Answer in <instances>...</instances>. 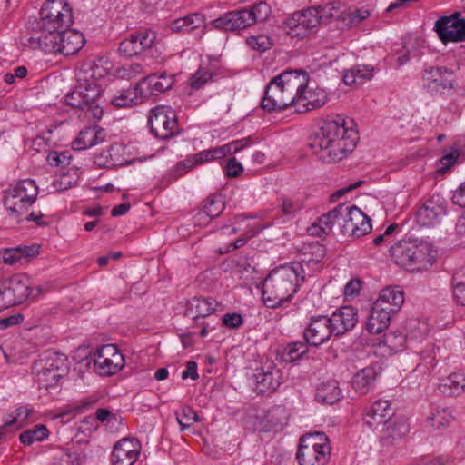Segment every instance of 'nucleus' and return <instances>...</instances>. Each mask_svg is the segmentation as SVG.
I'll list each match as a JSON object with an SVG mask.
<instances>
[{
	"instance_id": "55",
	"label": "nucleus",
	"mask_w": 465,
	"mask_h": 465,
	"mask_svg": "<svg viewBox=\"0 0 465 465\" xmlns=\"http://www.w3.org/2000/svg\"><path fill=\"white\" fill-rule=\"evenodd\" d=\"M185 23V31L190 33L196 28L203 25L204 18L198 13L191 14L183 17Z\"/></svg>"
},
{
	"instance_id": "5",
	"label": "nucleus",
	"mask_w": 465,
	"mask_h": 465,
	"mask_svg": "<svg viewBox=\"0 0 465 465\" xmlns=\"http://www.w3.org/2000/svg\"><path fill=\"white\" fill-rule=\"evenodd\" d=\"M302 266L300 263L284 265L272 271L262 283V294L264 304L270 308H278L290 301L304 282Z\"/></svg>"
},
{
	"instance_id": "1",
	"label": "nucleus",
	"mask_w": 465,
	"mask_h": 465,
	"mask_svg": "<svg viewBox=\"0 0 465 465\" xmlns=\"http://www.w3.org/2000/svg\"><path fill=\"white\" fill-rule=\"evenodd\" d=\"M357 134L346 126L342 116L325 121L312 138L310 147L319 160L331 163L341 161L356 146Z\"/></svg>"
},
{
	"instance_id": "7",
	"label": "nucleus",
	"mask_w": 465,
	"mask_h": 465,
	"mask_svg": "<svg viewBox=\"0 0 465 465\" xmlns=\"http://www.w3.org/2000/svg\"><path fill=\"white\" fill-rule=\"evenodd\" d=\"M271 13L270 6L265 2H259L252 8H242L226 13L214 19L213 25L223 31H241L258 22H263Z\"/></svg>"
},
{
	"instance_id": "10",
	"label": "nucleus",
	"mask_w": 465,
	"mask_h": 465,
	"mask_svg": "<svg viewBox=\"0 0 465 465\" xmlns=\"http://www.w3.org/2000/svg\"><path fill=\"white\" fill-rule=\"evenodd\" d=\"M27 275L16 273L0 282V311L24 302L33 295Z\"/></svg>"
},
{
	"instance_id": "39",
	"label": "nucleus",
	"mask_w": 465,
	"mask_h": 465,
	"mask_svg": "<svg viewBox=\"0 0 465 465\" xmlns=\"http://www.w3.org/2000/svg\"><path fill=\"white\" fill-rule=\"evenodd\" d=\"M48 430L44 424H37L20 434V441L24 445H31L35 441H42L48 437Z\"/></svg>"
},
{
	"instance_id": "60",
	"label": "nucleus",
	"mask_w": 465,
	"mask_h": 465,
	"mask_svg": "<svg viewBox=\"0 0 465 465\" xmlns=\"http://www.w3.org/2000/svg\"><path fill=\"white\" fill-rule=\"evenodd\" d=\"M16 250H19V256L21 259V262H27L28 258L34 257L36 254H38V247L35 245L31 246H19L15 248Z\"/></svg>"
},
{
	"instance_id": "38",
	"label": "nucleus",
	"mask_w": 465,
	"mask_h": 465,
	"mask_svg": "<svg viewBox=\"0 0 465 465\" xmlns=\"http://www.w3.org/2000/svg\"><path fill=\"white\" fill-rule=\"evenodd\" d=\"M452 420V412L446 407H437L435 411L427 417V421L430 426L439 430L447 427Z\"/></svg>"
},
{
	"instance_id": "31",
	"label": "nucleus",
	"mask_w": 465,
	"mask_h": 465,
	"mask_svg": "<svg viewBox=\"0 0 465 465\" xmlns=\"http://www.w3.org/2000/svg\"><path fill=\"white\" fill-rule=\"evenodd\" d=\"M104 138V131L100 126L86 127L79 133L72 143V147L77 151L84 150L102 143Z\"/></svg>"
},
{
	"instance_id": "37",
	"label": "nucleus",
	"mask_w": 465,
	"mask_h": 465,
	"mask_svg": "<svg viewBox=\"0 0 465 465\" xmlns=\"http://www.w3.org/2000/svg\"><path fill=\"white\" fill-rule=\"evenodd\" d=\"M373 67L371 65H357L345 70L343 82L346 85L361 84L372 78Z\"/></svg>"
},
{
	"instance_id": "64",
	"label": "nucleus",
	"mask_w": 465,
	"mask_h": 465,
	"mask_svg": "<svg viewBox=\"0 0 465 465\" xmlns=\"http://www.w3.org/2000/svg\"><path fill=\"white\" fill-rule=\"evenodd\" d=\"M376 308L382 309V311L388 312L391 314L396 313L400 309H395L391 303L387 301L378 297V299L374 302L373 305Z\"/></svg>"
},
{
	"instance_id": "19",
	"label": "nucleus",
	"mask_w": 465,
	"mask_h": 465,
	"mask_svg": "<svg viewBox=\"0 0 465 465\" xmlns=\"http://www.w3.org/2000/svg\"><path fill=\"white\" fill-rule=\"evenodd\" d=\"M141 453V444L137 439L124 438L114 447L111 462L113 465H134Z\"/></svg>"
},
{
	"instance_id": "63",
	"label": "nucleus",
	"mask_w": 465,
	"mask_h": 465,
	"mask_svg": "<svg viewBox=\"0 0 465 465\" xmlns=\"http://www.w3.org/2000/svg\"><path fill=\"white\" fill-rule=\"evenodd\" d=\"M361 289V281L358 279L351 280L344 287L346 296H354L359 293Z\"/></svg>"
},
{
	"instance_id": "9",
	"label": "nucleus",
	"mask_w": 465,
	"mask_h": 465,
	"mask_svg": "<svg viewBox=\"0 0 465 465\" xmlns=\"http://www.w3.org/2000/svg\"><path fill=\"white\" fill-rule=\"evenodd\" d=\"M330 455L331 446L324 433H311L300 439L296 454L300 465H325Z\"/></svg>"
},
{
	"instance_id": "15",
	"label": "nucleus",
	"mask_w": 465,
	"mask_h": 465,
	"mask_svg": "<svg viewBox=\"0 0 465 465\" xmlns=\"http://www.w3.org/2000/svg\"><path fill=\"white\" fill-rule=\"evenodd\" d=\"M151 132L159 139H168L177 132V121L170 107L156 106L148 119Z\"/></svg>"
},
{
	"instance_id": "33",
	"label": "nucleus",
	"mask_w": 465,
	"mask_h": 465,
	"mask_svg": "<svg viewBox=\"0 0 465 465\" xmlns=\"http://www.w3.org/2000/svg\"><path fill=\"white\" fill-rule=\"evenodd\" d=\"M392 315L382 309L372 306L366 322L367 331L372 334L382 332L389 327Z\"/></svg>"
},
{
	"instance_id": "32",
	"label": "nucleus",
	"mask_w": 465,
	"mask_h": 465,
	"mask_svg": "<svg viewBox=\"0 0 465 465\" xmlns=\"http://www.w3.org/2000/svg\"><path fill=\"white\" fill-rule=\"evenodd\" d=\"M376 377L375 367H365L354 374L351 379V386L355 391L365 394L373 387Z\"/></svg>"
},
{
	"instance_id": "46",
	"label": "nucleus",
	"mask_w": 465,
	"mask_h": 465,
	"mask_svg": "<svg viewBox=\"0 0 465 465\" xmlns=\"http://www.w3.org/2000/svg\"><path fill=\"white\" fill-rule=\"evenodd\" d=\"M316 12V17L318 18V25L322 23H326L328 20L333 17H340L338 14V8L334 3H330L324 6L309 7Z\"/></svg>"
},
{
	"instance_id": "42",
	"label": "nucleus",
	"mask_w": 465,
	"mask_h": 465,
	"mask_svg": "<svg viewBox=\"0 0 465 465\" xmlns=\"http://www.w3.org/2000/svg\"><path fill=\"white\" fill-rule=\"evenodd\" d=\"M379 297L387 301L393 307H395V309H401V305L404 302V292L398 286H389L383 288L381 291Z\"/></svg>"
},
{
	"instance_id": "57",
	"label": "nucleus",
	"mask_w": 465,
	"mask_h": 465,
	"mask_svg": "<svg viewBox=\"0 0 465 465\" xmlns=\"http://www.w3.org/2000/svg\"><path fill=\"white\" fill-rule=\"evenodd\" d=\"M19 252L20 251L15 248L5 249L3 252H0V259L5 264L13 265L17 262L22 263Z\"/></svg>"
},
{
	"instance_id": "43",
	"label": "nucleus",
	"mask_w": 465,
	"mask_h": 465,
	"mask_svg": "<svg viewBox=\"0 0 465 465\" xmlns=\"http://www.w3.org/2000/svg\"><path fill=\"white\" fill-rule=\"evenodd\" d=\"M453 298L457 303L465 306V269L453 275Z\"/></svg>"
},
{
	"instance_id": "11",
	"label": "nucleus",
	"mask_w": 465,
	"mask_h": 465,
	"mask_svg": "<svg viewBox=\"0 0 465 465\" xmlns=\"http://www.w3.org/2000/svg\"><path fill=\"white\" fill-rule=\"evenodd\" d=\"M422 87L432 95H450L457 84L454 72L445 66H430L422 74Z\"/></svg>"
},
{
	"instance_id": "49",
	"label": "nucleus",
	"mask_w": 465,
	"mask_h": 465,
	"mask_svg": "<svg viewBox=\"0 0 465 465\" xmlns=\"http://www.w3.org/2000/svg\"><path fill=\"white\" fill-rule=\"evenodd\" d=\"M72 154L69 151L50 152L47 156V162L52 166L64 168L71 163Z\"/></svg>"
},
{
	"instance_id": "41",
	"label": "nucleus",
	"mask_w": 465,
	"mask_h": 465,
	"mask_svg": "<svg viewBox=\"0 0 465 465\" xmlns=\"http://www.w3.org/2000/svg\"><path fill=\"white\" fill-rule=\"evenodd\" d=\"M175 417L178 424L180 425L181 431H184L188 429L193 422L200 421V417L189 406H183L180 410H177L175 411Z\"/></svg>"
},
{
	"instance_id": "59",
	"label": "nucleus",
	"mask_w": 465,
	"mask_h": 465,
	"mask_svg": "<svg viewBox=\"0 0 465 465\" xmlns=\"http://www.w3.org/2000/svg\"><path fill=\"white\" fill-rule=\"evenodd\" d=\"M243 322L242 317L238 313H227L223 317V323L226 327L238 328Z\"/></svg>"
},
{
	"instance_id": "35",
	"label": "nucleus",
	"mask_w": 465,
	"mask_h": 465,
	"mask_svg": "<svg viewBox=\"0 0 465 465\" xmlns=\"http://www.w3.org/2000/svg\"><path fill=\"white\" fill-rule=\"evenodd\" d=\"M440 391L448 396H458L464 391L465 375L460 372H454L443 379L439 385Z\"/></svg>"
},
{
	"instance_id": "27",
	"label": "nucleus",
	"mask_w": 465,
	"mask_h": 465,
	"mask_svg": "<svg viewBox=\"0 0 465 465\" xmlns=\"http://www.w3.org/2000/svg\"><path fill=\"white\" fill-rule=\"evenodd\" d=\"M334 331V335L341 336L351 330L357 323V312L351 306H342L329 317Z\"/></svg>"
},
{
	"instance_id": "56",
	"label": "nucleus",
	"mask_w": 465,
	"mask_h": 465,
	"mask_svg": "<svg viewBox=\"0 0 465 465\" xmlns=\"http://www.w3.org/2000/svg\"><path fill=\"white\" fill-rule=\"evenodd\" d=\"M226 176L238 177L243 172V166L235 157L230 158L223 168Z\"/></svg>"
},
{
	"instance_id": "26",
	"label": "nucleus",
	"mask_w": 465,
	"mask_h": 465,
	"mask_svg": "<svg viewBox=\"0 0 465 465\" xmlns=\"http://www.w3.org/2000/svg\"><path fill=\"white\" fill-rule=\"evenodd\" d=\"M409 328L411 330L407 335L401 331L390 332L385 335V343L394 349L398 350L404 346L408 339H419L426 336L428 327L424 323H420L416 321H411L409 323Z\"/></svg>"
},
{
	"instance_id": "53",
	"label": "nucleus",
	"mask_w": 465,
	"mask_h": 465,
	"mask_svg": "<svg viewBox=\"0 0 465 465\" xmlns=\"http://www.w3.org/2000/svg\"><path fill=\"white\" fill-rule=\"evenodd\" d=\"M252 143V139L251 137H246L239 140L232 141L226 144H223V149L226 156L234 154L247 146H250Z\"/></svg>"
},
{
	"instance_id": "21",
	"label": "nucleus",
	"mask_w": 465,
	"mask_h": 465,
	"mask_svg": "<svg viewBox=\"0 0 465 465\" xmlns=\"http://www.w3.org/2000/svg\"><path fill=\"white\" fill-rule=\"evenodd\" d=\"M297 93L294 108L298 113H305L321 108L328 100L327 92L320 87L308 88L307 85L306 87H302Z\"/></svg>"
},
{
	"instance_id": "52",
	"label": "nucleus",
	"mask_w": 465,
	"mask_h": 465,
	"mask_svg": "<svg viewBox=\"0 0 465 465\" xmlns=\"http://www.w3.org/2000/svg\"><path fill=\"white\" fill-rule=\"evenodd\" d=\"M213 76L214 74L212 72H209L203 68H200L191 77V87L196 90L200 89L203 86L204 84L211 81Z\"/></svg>"
},
{
	"instance_id": "2",
	"label": "nucleus",
	"mask_w": 465,
	"mask_h": 465,
	"mask_svg": "<svg viewBox=\"0 0 465 465\" xmlns=\"http://www.w3.org/2000/svg\"><path fill=\"white\" fill-rule=\"evenodd\" d=\"M106 74V69L102 65L84 64L76 74L77 85L65 97L66 104L83 111L85 117L99 121L104 115L100 82Z\"/></svg>"
},
{
	"instance_id": "12",
	"label": "nucleus",
	"mask_w": 465,
	"mask_h": 465,
	"mask_svg": "<svg viewBox=\"0 0 465 465\" xmlns=\"http://www.w3.org/2000/svg\"><path fill=\"white\" fill-rule=\"evenodd\" d=\"M61 32L59 29L37 24L36 29L21 36V45L33 50L39 49L45 54H56Z\"/></svg>"
},
{
	"instance_id": "23",
	"label": "nucleus",
	"mask_w": 465,
	"mask_h": 465,
	"mask_svg": "<svg viewBox=\"0 0 465 465\" xmlns=\"http://www.w3.org/2000/svg\"><path fill=\"white\" fill-rule=\"evenodd\" d=\"M255 390L258 393H271L275 391L282 383V372L272 361L262 365L261 371L254 375Z\"/></svg>"
},
{
	"instance_id": "50",
	"label": "nucleus",
	"mask_w": 465,
	"mask_h": 465,
	"mask_svg": "<svg viewBox=\"0 0 465 465\" xmlns=\"http://www.w3.org/2000/svg\"><path fill=\"white\" fill-rule=\"evenodd\" d=\"M246 44L253 50L263 52L272 45L270 37L264 35H252L246 39Z\"/></svg>"
},
{
	"instance_id": "47",
	"label": "nucleus",
	"mask_w": 465,
	"mask_h": 465,
	"mask_svg": "<svg viewBox=\"0 0 465 465\" xmlns=\"http://www.w3.org/2000/svg\"><path fill=\"white\" fill-rule=\"evenodd\" d=\"M224 209V202L218 196H210L203 207V213L211 219L219 216Z\"/></svg>"
},
{
	"instance_id": "29",
	"label": "nucleus",
	"mask_w": 465,
	"mask_h": 465,
	"mask_svg": "<svg viewBox=\"0 0 465 465\" xmlns=\"http://www.w3.org/2000/svg\"><path fill=\"white\" fill-rule=\"evenodd\" d=\"M58 53L64 55H73L79 52L84 45V35L74 29L61 30Z\"/></svg>"
},
{
	"instance_id": "24",
	"label": "nucleus",
	"mask_w": 465,
	"mask_h": 465,
	"mask_svg": "<svg viewBox=\"0 0 465 465\" xmlns=\"http://www.w3.org/2000/svg\"><path fill=\"white\" fill-rule=\"evenodd\" d=\"M393 416L389 401L377 400L366 411L363 416V422L372 430L380 426H385Z\"/></svg>"
},
{
	"instance_id": "58",
	"label": "nucleus",
	"mask_w": 465,
	"mask_h": 465,
	"mask_svg": "<svg viewBox=\"0 0 465 465\" xmlns=\"http://www.w3.org/2000/svg\"><path fill=\"white\" fill-rule=\"evenodd\" d=\"M31 412H32V410L27 407H19L15 411L14 415H10L11 420H5L3 424V426H1L0 428H2V430H3L5 427H9V426L13 425L18 420H25L29 417Z\"/></svg>"
},
{
	"instance_id": "61",
	"label": "nucleus",
	"mask_w": 465,
	"mask_h": 465,
	"mask_svg": "<svg viewBox=\"0 0 465 465\" xmlns=\"http://www.w3.org/2000/svg\"><path fill=\"white\" fill-rule=\"evenodd\" d=\"M452 201L460 207L465 206V181L453 193Z\"/></svg>"
},
{
	"instance_id": "34",
	"label": "nucleus",
	"mask_w": 465,
	"mask_h": 465,
	"mask_svg": "<svg viewBox=\"0 0 465 465\" xmlns=\"http://www.w3.org/2000/svg\"><path fill=\"white\" fill-rule=\"evenodd\" d=\"M67 360L64 354L57 352H48L44 358L36 363V366L52 371H55L61 376H64L68 371Z\"/></svg>"
},
{
	"instance_id": "62",
	"label": "nucleus",
	"mask_w": 465,
	"mask_h": 465,
	"mask_svg": "<svg viewBox=\"0 0 465 465\" xmlns=\"http://www.w3.org/2000/svg\"><path fill=\"white\" fill-rule=\"evenodd\" d=\"M182 378L183 380L187 378H191L192 380L198 379L197 363L195 361H190L187 362L186 369L182 373Z\"/></svg>"
},
{
	"instance_id": "48",
	"label": "nucleus",
	"mask_w": 465,
	"mask_h": 465,
	"mask_svg": "<svg viewBox=\"0 0 465 465\" xmlns=\"http://www.w3.org/2000/svg\"><path fill=\"white\" fill-rule=\"evenodd\" d=\"M281 200V210L286 215H291L300 211L303 204L299 197H289L282 195Z\"/></svg>"
},
{
	"instance_id": "8",
	"label": "nucleus",
	"mask_w": 465,
	"mask_h": 465,
	"mask_svg": "<svg viewBox=\"0 0 465 465\" xmlns=\"http://www.w3.org/2000/svg\"><path fill=\"white\" fill-rule=\"evenodd\" d=\"M38 187L34 180L25 179L5 192L4 205L9 215L17 222L23 220V215L35 202Z\"/></svg>"
},
{
	"instance_id": "45",
	"label": "nucleus",
	"mask_w": 465,
	"mask_h": 465,
	"mask_svg": "<svg viewBox=\"0 0 465 465\" xmlns=\"http://www.w3.org/2000/svg\"><path fill=\"white\" fill-rule=\"evenodd\" d=\"M307 351V346L303 342H292L289 344L282 351V359L284 361L292 362L300 358Z\"/></svg>"
},
{
	"instance_id": "16",
	"label": "nucleus",
	"mask_w": 465,
	"mask_h": 465,
	"mask_svg": "<svg viewBox=\"0 0 465 465\" xmlns=\"http://www.w3.org/2000/svg\"><path fill=\"white\" fill-rule=\"evenodd\" d=\"M284 25L291 37L304 38L313 33L318 26L316 12L310 8L296 12L284 22Z\"/></svg>"
},
{
	"instance_id": "17",
	"label": "nucleus",
	"mask_w": 465,
	"mask_h": 465,
	"mask_svg": "<svg viewBox=\"0 0 465 465\" xmlns=\"http://www.w3.org/2000/svg\"><path fill=\"white\" fill-rule=\"evenodd\" d=\"M334 334L331 321L326 315L313 316L304 330L303 336L307 344L320 346Z\"/></svg>"
},
{
	"instance_id": "51",
	"label": "nucleus",
	"mask_w": 465,
	"mask_h": 465,
	"mask_svg": "<svg viewBox=\"0 0 465 465\" xmlns=\"http://www.w3.org/2000/svg\"><path fill=\"white\" fill-rule=\"evenodd\" d=\"M267 417L272 422V426L275 429L279 426L282 427L283 424L287 422V415L285 409L281 406L272 408L268 411Z\"/></svg>"
},
{
	"instance_id": "44",
	"label": "nucleus",
	"mask_w": 465,
	"mask_h": 465,
	"mask_svg": "<svg viewBox=\"0 0 465 465\" xmlns=\"http://www.w3.org/2000/svg\"><path fill=\"white\" fill-rule=\"evenodd\" d=\"M63 376L55 373L54 371L43 369V367L37 366L36 371V381L40 387L49 388L55 385Z\"/></svg>"
},
{
	"instance_id": "3",
	"label": "nucleus",
	"mask_w": 465,
	"mask_h": 465,
	"mask_svg": "<svg viewBox=\"0 0 465 465\" xmlns=\"http://www.w3.org/2000/svg\"><path fill=\"white\" fill-rule=\"evenodd\" d=\"M337 227L339 232L344 237L360 238L371 232L372 226L371 219L355 205L339 204L333 210L322 215L314 223L309 232L312 235L321 237L328 234Z\"/></svg>"
},
{
	"instance_id": "4",
	"label": "nucleus",
	"mask_w": 465,
	"mask_h": 465,
	"mask_svg": "<svg viewBox=\"0 0 465 465\" xmlns=\"http://www.w3.org/2000/svg\"><path fill=\"white\" fill-rule=\"evenodd\" d=\"M309 74L302 69H287L273 77L267 84L262 107L268 111H282L295 106L297 92L306 87Z\"/></svg>"
},
{
	"instance_id": "36",
	"label": "nucleus",
	"mask_w": 465,
	"mask_h": 465,
	"mask_svg": "<svg viewBox=\"0 0 465 465\" xmlns=\"http://www.w3.org/2000/svg\"><path fill=\"white\" fill-rule=\"evenodd\" d=\"M341 390L337 381L322 382L316 391L315 398L318 401L333 404L341 399Z\"/></svg>"
},
{
	"instance_id": "28",
	"label": "nucleus",
	"mask_w": 465,
	"mask_h": 465,
	"mask_svg": "<svg viewBox=\"0 0 465 465\" xmlns=\"http://www.w3.org/2000/svg\"><path fill=\"white\" fill-rule=\"evenodd\" d=\"M173 84V74H167L166 73H162L161 74H153L143 77L140 82H138L135 89H141L143 91L144 85H146L150 94L157 95L170 90Z\"/></svg>"
},
{
	"instance_id": "6",
	"label": "nucleus",
	"mask_w": 465,
	"mask_h": 465,
	"mask_svg": "<svg viewBox=\"0 0 465 465\" xmlns=\"http://www.w3.org/2000/svg\"><path fill=\"white\" fill-rule=\"evenodd\" d=\"M430 243L419 240H401L394 243L390 253L393 262L412 271L424 270L434 262L435 254Z\"/></svg>"
},
{
	"instance_id": "30",
	"label": "nucleus",
	"mask_w": 465,
	"mask_h": 465,
	"mask_svg": "<svg viewBox=\"0 0 465 465\" xmlns=\"http://www.w3.org/2000/svg\"><path fill=\"white\" fill-rule=\"evenodd\" d=\"M218 305L212 297H194L188 302L185 315L193 320L205 318L213 313Z\"/></svg>"
},
{
	"instance_id": "13",
	"label": "nucleus",
	"mask_w": 465,
	"mask_h": 465,
	"mask_svg": "<svg viewBox=\"0 0 465 465\" xmlns=\"http://www.w3.org/2000/svg\"><path fill=\"white\" fill-rule=\"evenodd\" d=\"M37 24L49 28L64 30L73 24V14L64 0H47L41 8V20Z\"/></svg>"
},
{
	"instance_id": "18",
	"label": "nucleus",
	"mask_w": 465,
	"mask_h": 465,
	"mask_svg": "<svg viewBox=\"0 0 465 465\" xmlns=\"http://www.w3.org/2000/svg\"><path fill=\"white\" fill-rule=\"evenodd\" d=\"M435 31L444 43L460 42L465 38V20L459 16H443L436 21Z\"/></svg>"
},
{
	"instance_id": "22",
	"label": "nucleus",
	"mask_w": 465,
	"mask_h": 465,
	"mask_svg": "<svg viewBox=\"0 0 465 465\" xmlns=\"http://www.w3.org/2000/svg\"><path fill=\"white\" fill-rule=\"evenodd\" d=\"M446 214L444 200L439 194L432 195L417 212V222L421 226L438 223Z\"/></svg>"
},
{
	"instance_id": "54",
	"label": "nucleus",
	"mask_w": 465,
	"mask_h": 465,
	"mask_svg": "<svg viewBox=\"0 0 465 465\" xmlns=\"http://www.w3.org/2000/svg\"><path fill=\"white\" fill-rule=\"evenodd\" d=\"M135 97L133 96V93L130 91H124L119 95H115L112 98L111 104L117 107H129L134 104Z\"/></svg>"
},
{
	"instance_id": "14",
	"label": "nucleus",
	"mask_w": 465,
	"mask_h": 465,
	"mask_svg": "<svg viewBox=\"0 0 465 465\" xmlns=\"http://www.w3.org/2000/svg\"><path fill=\"white\" fill-rule=\"evenodd\" d=\"M124 357L114 344H105L96 350L94 355L95 371L101 376H111L124 366Z\"/></svg>"
},
{
	"instance_id": "40",
	"label": "nucleus",
	"mask_w": 465,
	"mask_h": 465,
	"mask_svg": "<svg viewBox=\"0 0 465 465\" xmlns=\"http://www.w3.org/2000/svg\"><path fill=\"white\" fill-rule=\"evenodd\" d=\"M145 73L144 66L140 63L124 64L114 70V76L119 79L132 80Z\"/></svg>"
},
{
	"instance_id": "20",
	"label": "nucleus",
	"mask_w": 465,
	"mask_h": 465,
	"mask_svg": "<svg viewBox=\"0 0 465 465\" xmlns=\"http://www.w3.org/2000/svg\"><path fill=\"white\" fill-rule=\"evenodd\" d=\"M156 38L153 31H143L131 35L124 39L118 47L119 53L124 57H133L150 49Z\"/></svg>"
},
{
	"instance_id": "25",
	"label": "nucleus",
	"mask_w": 465,
	"mask_h": 465,
	"mask_svg": "<svg viewBox=\"0 0 465 465\" xmlns=\"http://www.w3.org/2000/svg\"><path fill=\"white\" fill-rule=\"evenodd\" d=\"M226 156L223 146L213 147L207 150L201 151L192 157L180 162L173 168V173L176 179L182 173L180 171H186L193 168L195 165L202 164L212 161L221 160Z\"/></svg>"
}]
</instances>
